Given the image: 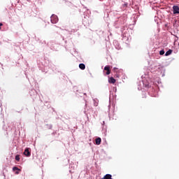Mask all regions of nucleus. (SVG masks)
<instances>
[{"mask_svg":"<svg viewBox=\"0 0 179 179\" xmlns=\"http://www.w3.org/2000/svg\"><path fill=\"white\" fill-rule=\"evenodd\" d=\"M104 71H106V75H110V73H111V70H110V66H105Z\"/></svg>","mask_w":179,"mask_h":179,"instance_id":"nucleus-4","label":"nucleus"},{"mask_svg":"<svg viewBox=\"0 0 179 179\" xmlns=\"http://www.w3.org/2000/svg\"><path fill=\"white\" fill-rule=\"evenodd\" d=\"M159 55H164V50H162L159 52Z\"/></svg>","mask_w":179,"mask_h":179,"instance_id":"nucleus-11","label":"nucleus"},{"mask_svg":"<svg viewBox=\"0 0 179 179\" xmlns=\"http://www.w3.org/2000/svg\"><path fill=\"white\" fill-rule=\"evenodd\" d=\"M15 174H19V171H16V172H15Z\"/></svg>","mask_w":179,"mask_h":179,"instance_id":"nucleus-14","label":"nucleus"},{"mask_svg":"<svg viewBox=\"0 0 179 179\" xmlns=\"http://www.w3.org/2000/svg\"><path fill=\"white\" fill-rule=\"evenodd\" d=\"M19 170H20V169H19V168H17V167H16V166H14V167L13 168V171H19Z\"/></svg>","mask_w":179,"mask_h":179,"instance_id":"nucleus-10","label":"nucleus"},{"mask_svg":"<svg viewBox=\"0 0 179 179\" xmlns=\"http://www.w3.org/2000/svg\"><path fill=\"white\" fill-rule=\"evenodd\" d=\"M118 69H117V68H113V71H115V72H117V70Z\"/></svg>","mask_w":179,"mask_h":179,"instance_id":"nucleus-12","label":"nucleus"},{"mask_svg":"<svg viewBox=\"0 0 179 179\" xmlns=\"http://www.w3.org/2000/svg\"><path fill=\"white\" fill-rule=\"evenodd\" d=\"M15 160H16L17 162H20V157L19 155H17L15 156Z\"/></svg>","mask_w":179,"mask_h":179,"instance_id":"nucleus-9","label":"nucleus"},{"mask_svg":"<svg viewBox=\"0 0 179 179\" xmlns=\"http://www.w3.org/2000/svg\"><path fill=\"white\" fill-rule=\"evenodd\" d=\"M80 69H82V71H84V69H86V66L85 64H79Z\"/></svg>","mask_w":179,"mask_h":179,"instance_id":"nucleus-7","label":"nucleus"},{"mask_svg":"<svg viewBox=\"0 0 179 179\" xmlns=\"http://www.w3.org/2000/svg\"><path fill=\"white\" fill-rule=\"evenodd\" d=\"M173 53V50L169 49L166 53H165V57H169V55H171Z\"/></svg>","mask_w":179,"mask_h":179,"instance_id":"nucleus-5","label":"nucleus"},{"mask_svg":"<svg viewBox=\"0 0 179 179\" xmlns=\"http://www.w3.org/2000/svg\"><path fill=\"white\" fill-rule=\"evenodd\" d=\"M108 82H109V83H113V84H114V83H115L116 80H115V79L114 78L110 77V78L108 79Z\"/></svg>","mask_w":179,"mask_h":179,"instance_id":"nucleus-6","label":"nucleus"},{"mask_svg":"<svg viewBox=\"0 0 179 179\" xmlns=\"http://www.w3.org/2000/svg\"><path fill=\"white\" fill-rule=\"evenodd\" d=\"M173 14L174 15H176L177 13H179V7H178V6H173Z\"/></svg>","mask_w":179,"mask_h":179,"instance_id":"nucleus-3","label":"nucleus"},{"mask_svg":"<svg viewBox=\"0 0 179 179\" xmlns=\"http://www.w3.org/2000/svg\"><path fill=\"white\" fill-rule=\"evenodd\" d=\"M100 1H103V0H100Z\"/></svg>","mask_w":179,"mask_h":179,"instance_id":"nucleus-15","label":"nucleus"},{"mask_svg":"<svg viewBox=\"0 0 179 179\" xmlns=\"http://www.w3.org/2000/svg\"><path fill=\"white\" fill-rule=\"evenodd\" d=\"M51 23L55 24V23H58V17L55 15H52L50 17Z\"/></svg>","mask_w":179,"mask_h":179,"instance_id":"nucleus-1","label":"nucleus"},{"mask_svg":"<svg viewBox=\"0 0 179 179\" xmlns=\"http://www.w3.org/2000/svg\"><path fill=\"white\" fill-rule=\"evenodd\" d=\"M96 145H100L101 143V138H97L95 140Z\"/></svg>","mask_w":179,"mask_h":179,"instance_id":"nucleus-8","label":"nucleus"},{"mask_svg":"<svg viewBox=\"0 0 179 179\" xmlns=\"http://www.w3.org/2000/svg\"><path fill=\"white\" fill-rule=\"evenodd\" d=\"M2 26H3V24H2V23H0V30H1V27H2Z\"/></svg>","mask_w":179,"mask_h":179,"instance_id":"nucleus-13","label":"nucleus"},{"mask_svg":"<svg viewBox=\"0 0 179 179\" xmlns=\"http://www.w3.org/2000/svg\"><path fill=\"white\" fill-rule=\"evenodd\" d=\"M29 148H26L24 151V156H27V157H30L31 153L30 152V151L29 150Z\"/></svg>","mask_w":179,"mask_h":179,"instance_id":"nucleus-2","label":"nucleus"}]
</instances>
